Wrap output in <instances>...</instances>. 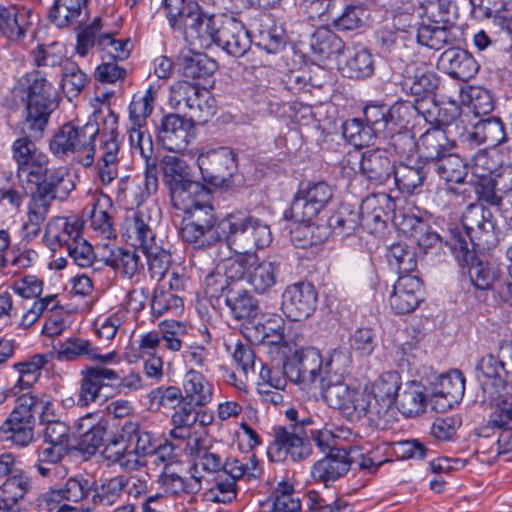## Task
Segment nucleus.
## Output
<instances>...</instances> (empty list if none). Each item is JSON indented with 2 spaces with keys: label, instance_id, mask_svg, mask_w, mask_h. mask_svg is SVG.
Listing matches in <instances>:
<instances>
[{
  "label": "nucleus",
  "instance_id": "nucleus-1",
  "mask_svg": "<svg viewBox=\"0 0 512 512\" xmlns=\"http://www.w3.org/2000/svg\"><path fill=\"white\" fill-rule=\"evenodd\" d=\"M285 416L289 423L272 428L273 440L267 448V457L275 463L303 461L312 453L308 429L315 420L305 413L300 414L295 408L287 409Z\"/></svg>",
  "mask_w": 512,
  "mask_h": 512
},
{
  "label": "nucleus",
  "instance_id": "nucleus-2",
  "mask_svg": "<svg viewBox=\"0 0 512 512\" xmlns=\"http://www.w3.org/2000/svg\"><path fill=\"white\" fill-rule=\"evenodd\" d=\"M350 359L341 348H335L326 359L323 366V358L320 351L313 347L301 348L284 358V369L291 382L310 385L316 380L321 384L327 376H343L348 372Z\"/></svg>",
  "mask_w": 512,
  "mask_h": 512
},
{
  "label": "nucleus",
  "instance_id": "nucleus-3",
  "mask_svg": "<svg viewBox=\"0 0 512 512\" xmlns=\"http://www.w3.org/2000/svg\"><path fill=\"white\" fill-rule=\"evenodd\" d=\"M80 376L77 404L81 407L96 402L105 388L127 394L142 387V378L138 373L131 372L121 377L117 371L102 365L87 366L80 371Z\"/></svg>",
  "mask_w": 512,
  "mask_h": 512
},
{
  "label": "nucleus",
  "instance_id": "nucleus-4",
  "mask_svg": "<svg viewBox=\"0 0 512 512\" xmlns=\"http://www.w3.org/2000/svg\"><path fill=\"white\" fill-rule=\"evenodd\" d=\"M19 178H25L28 183L36 186L37 192L50 200H65L75 189V175L61 166L48 169L43 162H17Z\"/></svg>",
  "mask_w": 512,
  "mask_h": 512
},
{
  "label": "nucleus",
  "instance_id": "nucleus-5",
  "mask_svg": "<svg viewBox=\"0 0 512 512\" xmlns=\"http://www.w3.org/2000/svg\"><path fill=\"white\" fill-rule=\"evenodd\" d=\"M41 404L31 393L17 397L13 410L0 426V439L20 448L28 447L35 439L36 414Z\"/></svg>",
  "mask_w": 512,
  "mask_h": 512
},
{
  "label": "nucleus",
  "instance_id": "nucleus-6",
  "mask_svg": "<svg viewBox=\"0 0 512 512\" xmlns=\"http://www.w3.org/2000/svg\"><path fill=\"white\" fill-rule=\"evenodd\" d=\"M465 233L457 229L452 231L449 238H445V245L455 256L458 265L468 269L471 284L478 290H491L494 282L499 278L498 270L488 261L481 259L474 248L467 247Z\"/></svg>",
  "mask_w": 512,
  "mask_h": 512
},
{
  "label": "nucleus",
  "instance_id": "nucleus-7",
  "mask_svg": "<svg viewBox=\"0 0 512 512\" xmlns=\"http://www.w3.org/2000/svg\"><path fill=\"white\" fill-rule=\"evenodd\" d=\"M156 93L157 89L151 84L143 94H135L129 105V142L133 157L138 153L139 157L150 160L153 155V142L144 128L152 114Z\"/></svg>",
  "mask_w": 512,
  "mask_h": 512
},
{
  "label": "nucleus",
  "instance_id": "nucleus-8",
  "mask_svg": "<svg viewBox=\"0 0 512 512\" xmlns=\"http://www.w3.org/2000/svg\"><path fill=\"white\" fill-rule=\"evenodd\" d=\"M401 386L400 375L395 371L384 372L374 381L371 393L366 395L369 400V407H366L367 418L371 425L380 429L387 427Z\"/></svg>",
  "mask_w": 512,
  "mask_h": 512
},
{
  "label": "nucleus",
  "instance_id": "nucleus-9",
  "mask_svg": "<svg viewBox=\"0 0 512 512\" xmlns=\"http://www.w3.org/2000/svg\"><path fill=\"white\" fill-rule=\"evenodd\" d=\"M183 212L185 223L180 234L184 242L196 249H207L220 242L217 216L212 205L193 207Z\"/></svg>",
  "mask_w": 512,
  "mask_h": 512
},
{
  "label": "nucleus",
  "instance_id": "nucleus-10",
  "mask_svg": "<svg viewBox=\"0 0 512 512\" xmlns=\"http://www.w3.org/2000/svg\"><path fill=\"white\" fill-rule=\"evenodd\" d=\"M98 130L92 126L81 128L67 123L50 140L49 147L55 157H72L75 160H93L94 138Z\"/></svg>",
  "mask_w": 512,
  "mask_h": 512
},
{
  "label": "nucleus",
  "instance_id": "nucleus-11",
  "mask_svg": "<svg viewBox=\"0 0 512 512\" xmlns=\"http://www.w3.org/2000/svg\"><path fill=\"white\" fill-rule=\"evenodd\" d=\"M339 377L327 376L326 381L321 384L323 398L327 404L339 410L352 421L367 417L368 397L358 389L341 381Z\"/></svg>",
  "mask_w": 512,
  "mask_h": 512
},
{
  "label": "nucleus",
  "instance_id": "nucleus-12",
  "mask_svg": "<svg viewBox=\"0 0 512 512\" xmlns=\"http://www.w3.org/2000/svg\"><path fill=\"white\" fill-rule=\"evenodd\" d=\"M331 198L332 190L327 183H301L290 207L284 212V219L294 222L312 221Z\"/></svg>",
  "mask_w": 512,
  "mask_h": 512
},
{
  "label": "nucleus",
  "instance_id": "nucleus-13",
  "mask_svg": "<svg viewBox=\"0 0 512 512\" xmlns=\"http://www.w3.org/2000/svg\"><path fill=\"white\" fill-rule=\"evenodd\" d=\"M226 15H209L202 12L195 1L188 3L187 12L174 29H184L186 38L199 48H209L215 43L218 28Z\"/></svg>",
  "mask_w": 512,
  "mask_h": 512
},
{
  "label": "nucleus",
  "instance_id": "nucleus-14",
  "mask_svg": "<svg viewBox=\"0 0 512 512\" xmlns=\"http://www.w3.org/2000/svg\"><path fill=\"white\" fill-rule=\"evenodd\" d=\"M55 90L42 72L33 74L27 98V118L29 129L42 132L53 109Z\"/></svg>",
  "mask_w": 512,
  "mask_h": 512
},
{
  "label": "nucleus",
  "instance_id": "nucleus-15",
  "mask_svg": "<svg viewBox=\"0 0 512 512\" xmlns=\"http://www.w3.org/2000/svg\"><path fill=\"white\" fill-rule=\"evenodd\" d=\"M318 293L315 286L301 281L286 287L282 294L281 309L292 321L309 318L316 310Z\"/></svg>",
  "mask_w": 512,
  "mask_h": 512
},
{
  "label": "nucleus",
  "instance_id": "nucleus-16",
  "mask_svg": "<svg viewBox=\"0 0 512 512\" xmlns=\"http://www.w3.org/2000/svg\"><path fill=\"white\" fill-rule=\"evenodd\" d=\"M465 392V377L459 370L440 375L432 384L430 392L431 408L444 413L459 404Z\"/></svg>",
  "mask_w": 512,
  "mask_h": 512
},
{
  "label": "nucleus",
  "instance_id": "nucleus-17",
  "mask_svg": "<svg viewBox=\"0 0 512 512\" xmlns=\"http://www.w3.org/2000/svg\"><path fill=\"white\" fill-rule=\"evenodd\" d=\"M495 225L492 211L482 204L473 203L468 205L462 218V225H451L445 238H449L452 231L457 229L461 234L465 233L466 237L463 238L467 247L474 248L476 245L474 239L477 234L493 232Z\"/></svg>",
  "mask_w": 512,
  "mask_h": 512
},
{
  "label": "nucleus",
  "instance_id": "nucleus-18",
  "mask_svg": "<svg viewBox=\"0 0 512 512\" xmlns=\"http://www.w3.org/2000/svg\"><path fill=\"white\" fill-rule=\"evenodd\" d=\"M424 284L415 275H401L393 286L389 298L391 309L396 314H409L423 301Z\"/></svg>",
  "mask_w": 512,
  "mask_h": 512
},
{
  "label": "nucleus",
  "instance_id": "nucleus-19",
  "mask_svg": "<svg viewBox=\"0 0 512 512\" xmlns=\"http://www.w3.org/2000/svg\"><path fill=\"white\" fill-rule=\"evenodd\" d=\"M477 379L483 394V401H494L503 394L505 363L493 354H486L476 365Z\"/></svg>",
  "mask_w": 512,
  "mask_h": 512
},
{
  "label": "nucleus",
  "instance_id": "nucleus-20",
  "mask_svg": "<svg viewBox=\"0 0 512 512\" xmlns=\"http://www.w3.org/2000/svg\"><path fill=\"white\" fill-rule=\"evenodd\" d=\"M205 183L229 190L245 185L246 179L238 173V162H193Z\"/></svg>",
  "mask_w": 512,
  "mask_h": 512
},
{
  "label": "nucleus",
  "instance_id": "nucleus-21",
  "mask_svg": "<svg viewBox=\"0 0 512 512\" xmlns=\"http://www.w3.org/2000/svg\"><path fill=\"white\" fill-rule=\"evenodd\" d=\"M285 320L278 314L262 316L247 322L243 335L254 344L280 345L285 340Z\"/></svg>",
  "mask_w": 512,
  "mask_h": 512
},
{
  "label": "nucleus",
  "instance_id": "nucleus-22",
  "mask_svg": "<svg viewBox=\"0 0 512 512\" xmlns=\"http://www.w3.org/2000/svg\"><path fill=\"white\" fill-rule=\"evenodd\" d=\"M84 221L78 216L51 218L45 228L44 241L53 251L67 248L82 234Z\"/></svg>",
  "mask_w": 512,
  "mask_h": 512
},
{
  "label": "nucleus",
  "instance_id": "nucleus-23",
  "mask_svg": "<svg viewBox=\"0 0 512 512\" xmlns=\"http://www.w3.org/2000/svg\"><path fill=\"white\" fill-rule=\"evenodd\" d=\"M219 47L234 57L243 56L250 47V39L244 25L233 17L225 16L218 28L215 41Z\"/></svg>",
  "mask_w": 512,
  "mask_h": 512
},
{
  "label": "nucleus",
  "instance_id": "nucleus-24",
  "mask_svg": "<svg viewBox=\"0 0 512 512\" xmlns=\"http://www.w3.org/2000/svg\"><path fill=\"white\" fill-rule=\"evenodd\" d=\"M160 164L162 180L169 189L171 202H183L185 190L196 181L194 174L197 169L188 162H160Z\"/></svg>",
  "mask_w": 512,
  "mask_h": 512
},
{
  "label": "nucleus",
  "instance_id": "nucleus-25",
  "mask_svg": "<svg viewBox=\"0 0 512 512\" xmlns=\"http://www.w3.org/2000/svg\"><path fill=\"white\" fill-rule=\"evenodd\" d=\"M191 121L177 114H169L162 120L158 139L164 149L182 153L189 142Z\"/></svg>",
  "mask_w": 512,
  "mask_h": 512
},
{
  "label": "nucleus",
  "instance_id": "nucleus-26",
  "mask_svg": "<svg viewBox=\"0 0 512 512\" xmlns=\"http://www.w3.org/2000/svg\"><path fill=\"white\" fill-rule=\"evenodd\" d=\"M395 202L386 193L371 194L362 200L359 207L362 226L370 231L385 227Z\"/></svg>",
  "mask_w": 512,
  "mask_h": 512
},
{
  "label": "nucleus",
  "instance_id": "nucleus-27",
  "mask_svg": "<svg viewBox=\"0 0 512 512\" xmlns=\"http://www.w3.org/2000/svg\"><path fill=\"white\" fill-rule=\"evenodd\" d=\"M246 215L241 212L230 213L218 223L220 242L236 254H251L246 231Z\"/></svg>",
  "mask_w": 512,
  "mask_h": 512
},
{
  "label": "nucleus",
  "instance_id": "nucleus-28",
  "mask_svg": "<svg viewBox=\"0 0 512 512\" xmlns=\"http://www.w3.org/2000/svg\"><path fill=\"white\" fill-rule=\"evenodd\" d=\"M352 465L349 453L345 449H336L314 463L311 475L325 486L344 476Z\"/></svg>",
  "mask_w": 512,
  "mask_h": 512
},
{
  "label": "nucleus",
  "instance_id": "nucleus-29",
  "mask_svg": "<svg viewBox=\"0 0 512 512\" xmlns=\"http://www.w3.org/2000/svg\"><path fill=\"white\" fill-rule=\"evenodd\" d=\"M115 211L111 198L103 193L91 196V208L85 207L84 212L90 218V226L105 239L115 237L112 213Z\"/></svg>",
  "mask_w": 512,
  "mask_h": 512
},
{
  "label": "nucleus",
  "instance_id": "nucleus-30",
  "mask_svg": "<svg viewBox=\"0 0 512 512\" xmlns=\"http://www.w3.org/2000/svg\"><path fill=\"white\" fill-rule=\"evenodd\" d=\"M418 150L422 153V160H441L446 157L466 158L457 151V147L450 142L443 130L433 128L421 135Z\"/></svg>",
  "mask_w": 512,
  "mask_h": 512
},
{
  "label": "nucleus",
  "instance_id": "nucleus-31",
  "mask_svg": "<svg viewBox=\"0 0 512 512\" xmlns=\"http://www.w3.org/2000/svg\"><path fill=\"white\" fill-rule=\"evenodd\" d=\"M438 66L451 77L462 81L470 80L478 71L473 56L459 48L445 50L439 57Z\"/></svg>",
  "mask_w": 512,
  "mask_h": 512
},
{
  "label": "nucleus",
  "instance_id": "nucleus-32",
  "mask_svg": "<svg viewBox=\"0 0 512 512\" xmlns=\"http://www.w3.org/2000/svg\"><path fill=\"white\" fill-rule=\"evenodd\" d=\"M426 387L419 381H407L401 386L397 408L406 417H412L423 413L429 401Z\"/></svg>",
  "mask_w": 512,
  "mask_h": 512
},
{
  "label": "nucleus",
  "instance_id": "nucleus-33",
  "mask_svg": "<svg viewBox=\"0 0 512 512\" xmlns=\"http://www.w3.org/2000/svg\"><path fill=\"white\" fill-rule=\"evenodd\" d=\"M121 232L127 243L141 251L156 242L155 233L139 212H132L124 218Z\"/></svg>",
  "mask_w": 512,
  "mask_h": 512
},
{
  "label": "nucleus",
  "instance_id": "nucleus-34",
  "mask_svg": "<svg viewBox=\"0 0 512 512\" xmlns=\"http://www.w3.org/2000/svg\"><path fill=\"white\" fill-rule=\"evenodd\" d=\"M225 304L229 308L233 319L250 322L260 313L258 300L246 289L239 286L230 288L227 292Z\"/></svg>",
  "mask_w": 512,
  "mask_h": 512
},
{
  "label": "nucleus",
  "instance_id": "nucleus-35",
  "mask_svg": "<svg viewBox=\"0 0 512 512\" xmlns=\"http://www.w3.org/2000/svg\"><path fill=\"white\" fill-rule=\"evenodd\" d=\"M88 0H57L49 17L58 27L82 25L88 18Z\"/></svg>",
  "mask_w": 512,
  "mask_h": 512
},
{
  "label": "nucleus",
  "instance_id": "nucleus-36",
  "mask_svg": "<svg viewBox=\"0 0 512 512\" xmlns=\"http://www.w3.org/2000/svg\"><path fill=\"white\" fill-rule=\"evenodd\" d=\"M456 28L434 21L423 23L417 30V42L429 49L440 50L457 42Z\"/></svg>",
  "mask_w": 512,
  "mask_h": 512
},
{
  "label": "nucleus",
  "instance_id": "nucleus-37",
  "mask_svg": "<svg viewBox=\"0 0 512 512\" xmlns=\"http://www.w3.org/2000/svg\"><path fill=\"white\" fill-rule=\"evenodd\" d=\"M128 447L129 442L123 429L121 433L109 432L102 454L106 460L118 464L125 470H135L139 466V461L137 458H130Z\"/></svg>",
  "mask_w": 512,
  "mask_h": 512
},
{
  "label": "nucleus",
  "instance_id": "nucleus-38",
  "mask_svg": "<svg viewBox=\"0 0 512 512\" xmlns=\"http://www.w3.org/2000/svg\"><path fill=\"white\" fill-rule=\"evenodd\" d=\"M505 138L504 127L497 118H487L474 126V131L467 136V140L477 144L486 143L487 147L477 152L475 157L487 156L489 148L500 144Z\"/></svg>",
  "mask_w": 512,
  "mask_h": 512
},
{
  "label": "nucleus",
  "instance_id": "nucleus-39",
  "mask_svg": "<svg viewBox=\"0 0 512 512\" xmlns=\"http://www.w3.org/2000/svg\"><path fill=\"white\" fill-rule=\"evenodd\" d=\"M342 173L351 177L359 172L370 183L375 185L384 184L393 174L391 162H340Z\"/></svg>",
  "mask_w": 512,
  "mask_h": 512
},
{
  "label": "nucleus",
  "instance_id": "nucleus-40",
  "mask_svg": "<svg viewBox=\"0 0 512 512\" xmlns=\"http://www.w3.org/2000/svg\"><path fill=\"white\" fill-rule=\"evenodd\" d=\"M340 69L348 78L362 79L370 77L374 72V59L365 48H354L346 51L344 62Z\"/></svg>",
  "mask_w": 512,
  "mask_h": 512
},
{
  "label": "nucleus",
  "instance_id": "nucleus-41",
  "mask_svg": "<svg viewBox=\"0 0 512 512\" xmlns=\"http://www.w3.org/2000/svg\"><path fill=\"white\" fill-rule=\"evenodd\" d=\"M427 162H399L394 165L393 174L398 189L402 192L413 193L415 189L422 186L426 179L428 170Z\"/></svg>",
  "mask_w": 512,
  "mask_h": 512
},
{
  "label": "nucleus",
  "instance_id": "nucleus-42",
  "mask_svg": "<svg viewBox=\"0 0 512 512\" xmlns=\"http://www.w3.org/2000/svg\"><path fill=\"white\" fill-rule=\"evenodd\" d=\"M279 268L280 262L270 259L250 264L248 282L257 293H265L276 284Z\"/></svg>",
  "mask_w": 512,
  "mask_h": 512
},
{
  "label": "nucleus",
  "instance_id": "nucleus-43",
  "mask_svg": "<svg viewBox=\"0 0 512 512\" xmlns=\"http://www.w3.org/2000/svg\"><path fill=\"white\" fill-rule=\"evenodd\" d=\"M184 399L194 403V406L204 407L212 400V386L198 371L189 370L183 379Z\"/></svg>",
  "mask_w": 512,
  "mask_h": 512
},
{
  "label": "nucleus",
  "instance_id": "nucleus-44",
  "mask_svg": "<svg viewBox=\"0 0 512 512\" xmlns=\"http://www.w3.org/2000/svg\"><path fill=\"white\" fill-rule=\"evenodd\" d=\"M179 62L184 76L194 79L210 76L217 69V63L213 59L193 50L182 51Z\"/></svg>",
  "mask_w": 512,
  "mask_h": 512
},
{
  "label": "nucleus",
  "instance_id": "nucleus-45",
  "mask_svg": "<svg viewBox=\"0 0 512 512\" xmlns=\"http://www.w3.org/2000/svg\"><path fill=\"white\" fill-rule=\"evenodd\" d=\"M310 47L319 58L328 59L344 50L343 41L329 28L322 26L311 36Z\"/></svg>",
  "mask_w": 512,
  "mask_h": 512
},
{
  "label": "nucleus",
  "instance_id": "nucleus-46",
  "mask_svg": "<svg viewBox=\"0 0 512 512\" xmlns=\"http://www.w3.org/2000/svg\"><path fill=\"white\" fill-rule=\"evenodd\" d=\"M50 405V402H46L39 413L40 422L45 424L43 431L44 444H56L71 450L74 446L71 444L70 427L60 420H45V410H47Z\"/></svg>",
  "mask_w": 512,
  "mask_h": 512
},
{
  "label": "nucleus",
  "instance_id": "nucleus-47",
  "mask_svg": "<svg viewBox=\"0 0 512 512\" xmlns=\"http://www.w3.org/2000/svg\"><path fill=\"white\" fill-rule=\"evenodd\" d=\"M388 263L391 268L401 275H411L417 268V256L413 248L405 243H394L387 252Z\"/></svg>",
  "mask_w": 512,
  "mask_h": 512
},
{
  "label": "nucleus",
  "instance_id": "nucleus-48",
  "mask_svg": "<svg viewBox=\"0 0 512 512\" xmlns=\"http://www.w3.org/2000/svg\"><path fill=\"white\" fill-rule=\"evenodd\" d=\"M123 431L127 435L129 445L134 443V449L131 450L130 458L145 457L151 455L156 450V439L152 434L142 429L139 424L133 422H126L123 426Z\"/></svg>",
  "mask_w": 512,
  "mask_h": 512
},
{
  "label": "nucleus",
  "instance_id": "nucleus-49",
  "mask_svg": "<svg viewBox=\"0 0 512 512\" xmlns=\"http://www.w3.org/2000/svg\"><path fill=\"white\" fill-rule=\"evenodd\" d=\"M136 250L115 247L103 259L107 266L121 272L127 278H132L141 266Z\"/></svg>",
  "mask_w": 512,
  "mask_h": 512
},
{
  "label": "nucleus",
  "instance_id": "nucleus-50",
  "mask_svg": "<svg viewBox=\"0 0 512 512\" xmlns=\"http://www.w3.org/2000/svg\"><path fill=\"white\" fill-rule=\"evenodd\" d=\"M33 477L29 472L19 468L1 484V491L6 500L18 503L33 489Z\"/></svg>",
  "mask_w": 512,
  "mask_h": 512
},
{
  "label": "nucleus",
  "instance_id": "nucleus-51",
  "mask_svg": "<svg viewBox=\"0 0 512 512\" xmlns=\"http://www.w3.org/2000/svg\"><path fill=\"white\" fill-rule=\"evenodd\" d=\"M512 399L509 401L504 399L502 403L490 414L488 419V426L491 428L501 429L498 437L499 448L504 453L512 450V419L505 415V411L511 407Z\"/></svg>",
  "mask_w": 512,
  "mask_h": 512
},
{
  "label": "nucleus",
  "instance_id": "nucleus-52",
  "mask_svg": "<svg viewBox=\"0 0 512 512\" xmlns=\"http://www.w3.org/2000/svg\"><path fill=\"white\" fill-rule=\"evenodd\" d=\"M298 223L299 225L291 231V240L296 247L306 249L327 239V227L316 225L312 221Z\"/></svg>",
  "mask_w": 512,
  "mask_h": 512
},
{
  "label": "nucleus",
  "instance_id": "nucleus-53",
  "mask_svg": "<svg viewBox=\"0 0 512 512\" xmlns=\"http://www.w3.org/2000/svg\"><path fill=\"white\" fill-rule=\"evenodd\" d=\"M26 31V14L13 7L0 5V35L13 41L21 40Z\"/></svg>",
  "mask_w": 512,
  "mask_h": 512
},
{
  "label": "nucleus",
  "instance_id": "nucleus-54",
  "mask_svg": "<svg viewBox=\"0 0 512 512\" xmlns=\"http://www.w3.org/2000/svg\"><path fill=\"white\" fill-rule=\"evenodd\" d=\"M147 259L148 271L151 278L160 281L166 275L171 265V253L165 249L161 244L155 242L149 244L145 250L142 251Z\"/></svg>",
  "mask_w": 512,
  "mask_h": 512
},
{
  "label": "nucleus",
  "instance_id": "nucleus-55",
  "mask_svg": "<svg viewBox=\"0 0 512 512\" xmlns=\"http://www.w3.org/2000/svg\"><path fill=\"white\" fill-rule=\"evenodd\" d=\"M159 482L173 495L193 494L201 489L200 477L193 475L190 478H183L177 473L170 472L168 465L164 467V471L160 474Z\"/></svg>",
  "mask_w": 512,
  "mask_h": 512
},
{
  "label": "nucleus",
  "instance_id": "nucleus-56",
  "mask_svg": "<svg viewBox=\"0 0 512 512\" xmlns=\"http://www.w3.org/2000/svg\"><path fill=\"white\" fill-rule=\"evenodd\" d=\"M415 143L407 135H398L394 138L392 146L387 147H376L365 151L362 155V160H388L389 158H410L411 155L406 154V150L410 151L414 148Z\"/></svg>",
  "mask_w": 512,
  "mask_h": 512
},
{
  "label": "nucleus",
  "instance_id": "nucleus-57",
  "mask_svg": "<svg viewBox=\"0 0 512 512\" xmlns=\"http://www.w3.org/2000/svg\"><path fill=\"white\" fill-rule=\"evenodd\" d=\"M183 300L171 291L165 290L162 286L154 289L151 300V312L155 317H160L165 313L178 315L183 311Z\"/></svg>",
  "mask_w": 512,
  "mask_h": 512
},
{
  "label": "nucleus",
  "instance_id": "nucleus-58",
  "mask_svg": "<svg viewBox=\"0 0 512 512\" xmlns=\"http://www.w3.org/2000/svg\"><path fill=\"white\" fill-rule=\"evenodd\" d=\"M342 133L344 138L358 149L368 147L378 135L373 128L357 118L345 121Z\"/></svg>",
  "mask_w": 512,
  "mask_h": 512
},
{
  "label": "nucleus",
  "instance_id": "nucleus-59",
  "mask_svg": "<svg viewBox=\"0 0 512 512\" xmlns=\"http://www.w3.org/2000/svg\"><path fill=\"white\" fill-rule=\"evenodd\" d=\"M128 480L124 477H114L106 480L102 484L98 485L96 481H94V488L92 492L94 493L92 496L93 504L111 506L113 505L120 497L123 489L127 486Z\"/></svg>",
  "mask_w": 512,
  "mask_h": 512
},
{
  "label": "nucleus",
  "instance_id": "nucleus-60",
  "mask_svg": "<svg viewBox=\"0 0 512 512\" xmlns=\"http://www.w3.org/2000/svg\"><path fill=\"white\" fill-rule=\"evenodd\" d=\"M187 109L191 119L207 122L215 113V99L209 91L197 86Z\"/></svg>",
  "mask_w": 512,
  "mask_h": 512
},
{
  "label": "nucleus",
  "instance_id": "nucleus-61",
  "mask_svg": "<svg viewBox=\"0 0 512 512\" xmlns=\"http://www.w3.org/2000/svg\"><path fill=\"white\" fill-rule=\"evenodd\" d=\"M439 78L430 70H420L413 77L404 81L403 88L412 95L425 97L432 94L438 87Z\"/></svg>",
  "mask_w": 512,
  "mask_h": 512
},
{
  "label": "nucleus",
  "instance_id": "nucleus-62",
  "mask_svg": "<svg viewBox=\"0 0 512 512\" xmlns=\"http://www.w3.org/2000/svg\"><path fill=\"white\" fill-rule=\"evenodd\" d=\"M108 436V422H100L91 431L82 433L74 448L84 455H95L98 449L104 446Z\"/></svg>",
  "mask_w": 512,
  "mask_h": 512
},
{
  "label": "nucleus",
  "instance_id": "nucleus-63",
  "mask_svg": "<svg viewBox=\"0 0 512 512\" xmlns=\"http://www.w3.org/2000/svg\"><path fill=\"white\" fill-rule=\"evenodd\" d=\"M150 407L158 410L160 407L165 409H176L184 400L182 390L177 386H160L152 389L149 394Z\"/></svg>",
  "mask_w": 512,
  "mask_h": 512
},
{
  "label": "nucleus",
  "instance_id": "nucleus-64",
  "mask_svg": "<svg viewBox=\"0 0 512 512\" xmlns=\"http://www.w3.org/2000/svg\"><path fill=\"white\" fill-rule=\"evenodd\" d=\"M87 84V75L73 62L65 61L61 87L68 97L77 96Z\"/></svg>",
  "mask_w": 512,
  "mask_h": 512
}]
</instances>
